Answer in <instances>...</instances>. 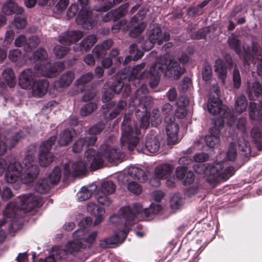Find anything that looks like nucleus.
<instances>
[{"label": "nucleus", "mask_w": 262, "mask_h": 262, "mask_svg": "<svg viewBox=\"0 0 262 262\" xmlns=\"http://www.w3.org/2000/svg\"><path fill=\"white\" fill-rule=\"evenodd\" d=\"M248 93L250 96L253 97V95L258 97L262 93V88L259 83L258 82H253L252 85L249 84Z\"/></svg>", "instance_id": "obj_40"}, {"label": "nucleus", "mask_w": 262, "mask_h": 262, "mask_svg": "<svg viewBox=\"0 0 262 262\" xmlns=\"http://www.w3.org/2000/svg\"><path fill=\"white\" fill-rule=\"evenodd\" d=\"M120 180H122L123 183H125L127 184V189L128 190L136 194H139L141 193L142 191V188L141 186L136 183L135 180H130L129 181H124V179H119Z\"/></svg>", "instance_id": "obj_39"}, {"label": "nucleus", "mask_w": 262, "mask_h": 262, "mask_svg": "<svg viewBox=\"0 0 262 262\" xmlns=\"http://www.w3.org/2000/svg\"><path fill=\"white\" fill-rule=\"evenodd\" d=\"M159 137L156 132L151 131L147 135L145 142V149L150 153L157 152L160 147Z\"/></svg>", "instance_id": "obj_18"}, {"label": "nucleus", "mask_w": 262, "mask_h": 262, "mask_svg": "<svg viewBox=\"0 0 262 262\" xmlns=\"http://www.w3.org/2000/svg\"><path fill=\"white\" fill-rule=\"evenodd\" d=\"M2 10L4 14L8 15L13 13L21 14L24 12V9L13 1H7L5 3Z\"/></svg>", "instance_id": "obj_26"}, {"label": "nucleus", "mask_w": 262, "mask_h": 262, "mask_svg": "<svg viewBox=\"0 0 262 262\" xmlns=\"http://www.w3.org/2000/svg\"><path fill=\"white\" fill-rule=\"evenodd\" d=\"M185 69L178 61L168 56H163L157 59L155 64L151 66L147 75L149 84L155 88L159 83L162 74L166 76L179 78L184 73Z\"/></svg>", "instance_id": "obj_3"}, {"label": "nucleus", "mask_w": 262, "mask_h": 262, "mask_svg": "<svg viewBox=\"0 0 262 262\" xmlns=\"http://www.w3.org/2000/svg\"><path fill=\"white\" fill-rule=\"evenodd\" d=\"M214 71L216 73L219 79L223 83H225L227 77V71L225 63L221 59H217L215 61Z\"/></svg>", "instance_id": "obj_28"}, {"label": "nucleus", "mask_w": 262, "mask_h": 262, "mask_svg": "<svg viewBox=\"0 0 262 262\" xmlns=\"http://www.w3.org/2000/svg\"><path fill=\"white\" fill-rule=\"evenodd\" d=\"M61 178V170L58 167H55L49 174V179L51 184H57Z\"/></svg>", "instance_id": "obj_46"}, {"label": "nucleus", "mask_w": 262, "mask_h": 262, "mask_svg": "<svg viewBox=\"0 0 262 262\" xmlns=\"http://www.w3.org/2000/svg\"><path fill=\"white\" fill-rule=\"evenodd\" d=\"M92 191L86 187H82L77 194L78 201H84L91 198Z\"/></svg>", "instance_id": "obj_45"}, {"label": "nucleus", "mask_w": 262, "mask_h": 262, "mask_svg": "<svg viewBox=\"0 0 262 262\" xmlns=\"http://www.w3.org/2000/svg\"><path fill=\"white\" fill-rule=\"evenodd\" d=\"M126 106L125 102L121 101H120L117 106L113 109V110L110 113L108 118L110 119H113L117 117L124 108L125 106Z\"/></svg>", "instance_id": "obj_49"}, {"label": "nucleus", "mask_w": 262, "mask_h": 262, "mask_svg": "<svg viewBox=\"0 0 262 262\" xmlns=\"http://www.w3.org/2000/svg\"><path fill=\"white\" fill-rule=\"evenodd\" d=\"M203 79L205 81H208L211 80L212 76V70L210 64L206 63L203 68L202 72Z\"/></svg>", "instance_id": "obj_50"}, {"label": "nucleus", "mask_w": 262, "mask_h": 262, "mask_svg": "<svg viewBox=\"0 0 262 262\" xmlns=\"http://www.w3.org/2000/svg\"><path fill=\"white\" fill-rule=\"evenodd\" d=\"M123 157L122 152L108 144L102 145L100 152L89 148L85 152L83 161L77 160L71 166L70 164L64 166V174L68 176L71 173L73 176H78L84 173L88 166L92 170H95L101 167L105 161L116 164Z\"/></svg>", "instance_id": "obj_2"}, {"label": "nucleus", "mask_w": 262, "mask_h": 262, "mask_svg": "<svg viewBox=\"0 0 262 262\" xmlns=\"http://www.w3.org/2000/svg\"><path fill=\"white\" fill-rule=\"evenodd\" d=\"M56 140L54 136L50 137L47 141L42 142L39 147L38 161L40 165L46 167L53 162L54 157L50 151L52 145Z\"/></svg>", "instance_id": "obj_10"}, {"label": "nucleus", "mask_w": 262, "mask_h": 262, "mask_svg": "<svg viewBox=\"0 0 262 262\" xmlns=\"http://www.w3.org/2000/svg\"><path fill=\"white\" fill-rule=\"evenodd\" d=\"M149 39L160 45L169 39L170 36L168 33L162 32L161 28L156 27L148 32Z\"/></svg>", "instance_id": "obj_17"}, {"label": "nucleus", "mask_w": 262, "mask_h": 262, "mask_svg": "<svg viewBox=\"0 0 262 262\" xmlns=\"http://www.w3.org/2000/svg\"><path fill=\"white\" fill-rule=\"evenodd\" d=\"M151 123L152 126H157L161 122L162 118L160 116L159 110L154 109L150 116Z\"/></svg>", "instance_id": "obj_55"}, {"label": "nucleus", "mask_w": 262, "mask_h": 262, "mask_svg": "<svg viewBox=\"0 0 262 262\" xmlns=\"http://www.w3.org/2000/svg\"><path fill=\"white\" fill-rule=\"evenodd\" d=\"M92 222V220L88 217L80 222V226H83V228L75 231L73 233V239L69 241L65 244V247L69 253H76L81 248L90 247L92 245L97 235L96 232L89 233L88 231L87 228Z\"/></svg>", "instance_id": "obj_6"}, {"label": "nucleus", "mask_w": 262, "mask_h": 262, "mask_svg": "<svg viewBox=\"0 0 262 262\" xmlns=\"http://www.w3.org/2000/svg\"><path fill=\"white\" fill-rule=\"evenodd\" d=\"M81 9L76 4L71 5L67 11V16L69 18L74 17L78 13L76 18V23L83 28L88 30L92 29L95 26V21L91 17V11L88 6L89 0H78Z\"/></svg>", "instance_id": "obj_9"}, {"label": "nucleus", "mask_w": 262, "mask_h": 262, "mask_svg": "<svg viewBox=\"0 0 262 262\" xmlns=\"http://www.w3.org/2000/svg\"><path fill=\"white\" fill-rule=\"evenodd\" d=\"M69 0H60L55 6L57 13L62 12L67 7Z\"/></svg>", "instance_id": "obj_64"}, {"label": "nucleus", "mask_w": 262, "mask_h": 262, "mask_svg": "<svg viewBox=\"0 0 262 262\" xmlns=\"http://www.w3.org/2000/svg\"><path fill=\"white\" fill-rule=\"evenodd\" d=\"M233 81L234 86L235 88H239L241 86V76L238 70L235 68L233 72Z\"/></svg>", "instance_id": "obj_62"}, {"label": "nucleus", "mask_w": 262, "mask_h": 262, "mask_svg": "<svg viewBox=\"0 0 262 262\" xmlns=\"http://www.w3.org/2000/svg\"><path fill=\"white\" fill-rule=\"evenodd\" d=\"M104 124L102 123H99L96 125L92 126L89 130L90 135L88 137L94 136L95 135L99 134L104 128Z\"/></svg>", "instance_id": "obj_59"}, {"label": "nucleus", "mask_w": 262, "mask_h": 262, "mask_svg": "<svg viewBox=\"0 0 262 262\" xmlns=\"http://www.w3.org/2000/svg\"><path fill=\"white\" fill-rule=\"evenodd\" d=\"M87 210L89 212L96 217L94 223V225H97L102 222L105 213L103 209L97 207L94 203H89L87 205Z\"/></svg>", "instance_id": "obj_22"}, {"label": "nucleus", "mask_w": 262, "mask_h": 262, "mask_svg": "<svg viewBox=\"0 0 262 262\" xmlns=\"http://www.w3.org/2000/svg\"><path fill=\"white\" fill-rule=\"evenodd\" d=\"M75 133V131L73 129H65L63 130L59 134L58 140V144L61 146L68 145L72 141Z\"/></svg>", "instance_id": "obj_29"}, {"label": "nucleus", "mask_w": 262, "mask_h": 262, "mask_svg": "<svg viewBox=\"0 0 262 262\" xmlns=\"http://www.w3.org/2000/svg\"><path fill=\"white\" fill-rule=\"evenodd\" d=\"M8 57L12 61L17 62V64L21 66L26 62V56H23L18 49H14L10 51Z\"/></svg>", "instance_id": "obj_30"}, {"label": "nucleus", "mask_w": 262, "mask_h": 262, "mask_svg": "<svg viewBox=\"0 0 262 262\" xmlns=\"http://www.w3.org/2000/svg\"><path fill=\"white\" fill-rule=\"evenodd\" d=\"M11 25L16 29H21L24 28L26 26L27 21L26 19L23 17L17 16L14 18Z\"/></svg>", "instance_id": "obj_58"}, {"label": "nucleus", "mask_w": 262, "mask_h": 262, "mask_svg": "<svg viewBox=\"0 0 262 262\" xmlns=\"http://www.w3.org/2000/svg\"><path fill=\"white\" fill-rule=\"evenodd\" d=\"M63 44L58 45L55 46L53 53L58 58L63 57L68 52L69 48L66 46H63ZM64 45L67 46L66 44Z\"/></svg>", "instance_id": "obj_47"}, {"label": "nucleus", "mask_w": 262, "mask_h": 262, "mask_svg": "<svg viewBox=\"0 0 262 262\" xmlns=\"http://www.w3.org/2000/svg\"><path fill=\"white\" fill-rule=\"evenodd\" d=\"M166 130L167 135V141L169 144H174L178 141V132L179 126L177 122L171 119H169L168 122H166Z\"/></svg>", "instance_id": "obj_16"}, {"label": "nucleus", "mask_w": 262, "mask_h": 262, "mask_svg": "<svg viewBox=\"0 0 262 262\" xmlns=\"http://www.w3.org/2000/svg\"><path fill=\"white\" fill-rule=\"evenodd\" d=\"M129 51L130 53V57L133 58L134 60H138L142 57L143 55V52L138 49L135 44H133L130 46Z\"/></svg>", "instance_id": "obj_57"}, {"label": "nucleus", "mask_w": 262, "mask_h": 262, "mask_svg": "<svg viewBox=\"0 0 262 262\" xmlns=\"http://www.w3.org/2000/svg\"><path fill=\"white\" fill-rule=\"evenodd\" d=\"M82 33L79 31H70L59 37V41L67 46L79 40L82 37Z\"/></svg>", "instance_id": "obj_19"}, {"label": "nucleus", "mask_w": 262, "mask_h": 262, "mask_svg": "<svg viewBox=\"0 0 262 262\" xmlns=\"http://www.w3.org/2000/svg\"><path fill=\"white\" fill-rule=\"evenodd\" d=\"M237 156L236 146L232 143L230 145L228 152H227V157L229 160L233 161L235 159Z\"/></svg>", "instance_id": "obj_60"}, {"label": "nucleus", "mask_w": 262, "mask_h": 262, "mask_svg": "<svg viewBox=\"0 0 262 262\" xmlns=\"http://www.w3.org/2000/svg\"><path fill=\"white\" fill-rule=\"evenodd\" d=\"M261 129L254 127L251 130V136L256 143L262 144Z\"/></svg>", "instance_id": "obj_56"}, {"label": "nucleus", "mask_w": 262, "mask_h": 262, "mask_svg": "<svg viewBox=\"0 0 262 262\" xmlns=\"http://www.w3.org/2000/svg\"><path fill=\"white\" fill-rule=\"evenodd\" d=\"M249 115L252 120L262 123V105H257L255 103L251 102L249 107Z\"/></svg>", "instance_id": "obj_23"}, {"label": "nucleus", "mask_w": 262, "mask_h": 262, "mask_svg": "<svg viewBox=\"0 0 262 262\" xmlns=\"http://www.w3.org/2000/svg\"><path fill=\"white\" fill-rule=\"evenodd\" d=\"M228 42L229 46L231 49H233L238 54H241V49L240 43L236 35L232 34L228 38Z\"/></svg>", "instance_id": "obj_35"}, {"label": "nucleus", "mask_w": 262, "mask_h": 262, "mask_svg": "<svg viewBox=\"0 0 262 262\" xmlns=\"http://www.w3.org/2000/svg\"><path fill=\"white\" fill-rule=\"evenodd\" d=\"M144 67V64L138 65L133 68L132 74L136 79H139L140 77L143 76L141 74L142 73V69Z\"/></svg>", "instance_id": "obj_63"}, {"label": "nucleus", "mask_w": 262, "mask_h": 262, "mask_svg": "<svg viewBox=\"0 0 262 262\" xmlns=\"http://www.w3.org/2000/svg\"><path fill=\"white\" fill-rule=\"evenodd\" d=\"M97 107L95 103L90 102L83 106L80 111L82 116H86L91 114Z\"/></svg>", "instance_id": "obj_53"}, {"label": "nucleus", "mask_w": 262, "mask_h": 262, "mask_svg": "<svg viewBox=\"0 0 262 262\" xmlns=\"http://www.w3.org/2000/svg\"><path fill=\"white\" fill-rule=\"evenodd\" d=\"M136 214L133 206L121 208L117 214L112 215L110 220L113 224H124V229L117 232L112 237L105 238L100 242V246L103 248L110 245L122 243L126 238L127 232L133 224H135Z\"/></svg>", "instance_id": "obj_4"}, {"label": "nucleus", "mask_w": 262, "mask_h": 262, "mask_svg": "<svg viewBox=\"0 0 262 262\" xmlns=\"http://www.w3.org/2000/svg\"><path fill=\"white\" fill-rule=\"evenodd\" d=\"M97 41L95 36L91 35L85 37L81 42V50H87L91 48Z\"/></svg>", "instance_id": "obj_41"}, {"label": "nucleus", "mask_w": 262, "mask_h": 262, "mask_svg": "<svg viewBox=\"0 0 262 262\" xmlns=\"http://www.w3.org/2000/svg\"><path fill=\"white\" fill-rule=\"evenodd\" d=\"M193 169L196 172L207 177V180L210 183L219 180H226L234 173L232 167L225 168L222 162L212 164H196L193 165Z\"/></svg>", "instance_id": "obj_7"}, {"label": "nucleus", "mask_w": 262, "mask_h": 262, "mask_svg": "<svg viewBox=\"0 0 262 262\" xmlns=\"http://www.w3.org/2000/svg\"><path fill=\"white\" fill-rule=\"evenodd\" d=\"M174 166L167 163L158 166L155 169L154 177L150 180V183L155 187L160 185V180L169 178L172 173Z\"/></svg>", "instance_id": "obj_12"}, {"label": "nucleus", "mask_w": 262, "mask_h": 262, "mask_svg": "<svg viewBox=\"0 0 262 262\" xmlns=\"http://www.w3.org/2000/svg\"><path fill=\"white\" fill-rule=\"evenodd\" d=\"M74 78V74L73 72H69L63 74L59 80V84L62 87H66L69 85Z\"/></svg>", "instance_id": "obj_43"}, {"label": "nucleus", "mask_w": 262, "mask_h": 262, "mask_svg": "<svg viewBox=\"0 0 262 262\" xmlns=\"http://www.w3.org/2000/svg\"><path fill=\"white\" fill-rule=\"evenodd\" d=\"M128 7V4H125L120 6L119 8L112 11L113 20L115 21L124 16L127 13Z\"/></svg>", "instance_id": "obj_44"}, {"label": "nucleus", "mask_w": 262, "mask_h": 262, "mask_svg": "<svg viewBox=\"0 0 262 262\" xmlns=\"http://www.w3.org/2000/svg\"><path fill=\"white\" fill-rule=\"evenodd\" d=\"M69 252L64 246H55L52 248L50 255L45 259V262H56L58 260L65 259Z\"/></svg>", "instance_id": "obj_15"}, {"label": "nucleus", "mask_w": 262, "mask_h": 262, "mask_svg": "<svg viewBox=\"0 0 262 262\" xmlns=\"http://www.w3.org/2000/svg\"><path fill=\"white\" fill-rule=\"evenodd\" d=\"M247 105L248 102L246 97L244 95H240L237 97L235 102V111L237 113L241 114L246 110Z\"/></svg>", "instance_id": "obj_31"}, {"label": "nucleus", "mask_w": 262, "mask_h": 262, "mask_svg": "<svg viewBox=\"0 0 262 262\" xmlns=\"http://www.w3.org/2000/svg\"><path fill=\"white\" fill-rule=\"evenodd\" d=\"M48 82L47 80H38L34 82L32 86V94L37 98L43 96L47 92Z\"/></svg>", "instance_id": "obj_21"}, {"label": "nucleus", "mask_w": 262, "mask_h": 262, "mask_svg": "<svg viewBox=\"0 0 262 262\" xmlns=\"http://www.w3.org/2000/svg\"><path fill=\"white\" fill-rule=\"evenodd\" d=\"M182 205L181 196L179 194H173L170 200V206L172 211L174 212L179 209Z\"/></svg>", "instance_id": "obj_36"}, {"label": "nucleus", "mask_w": 262, "mask_h": 262, "mask_svg": "<svg viewBox=\"0 0 262 262\" xmlns=\"http://www.w3.org/2000/svg\"><path fill=\"white\" fill-rule=\"evenodd\" d=\"M34 158L31 155L27 156L23 161L25 173L23 177L20 178V173L23 170L21 165L18 162L10 164L7 167L5 176V180L9 183L20 182L29 184L32 182L38 174V168L34 164Z\"/></svg>", "instance_id": "obj_5"}, {"label": "nucleus", "mask_w": 262, "mask_h": 262, "mask_svg": "<svg viewBox=\"0 0 262 262\" xmlns=\"http://www.w3.org/2000/svg\"><path fill=\"white\" fill-rule=\"evenodd\" d=\"M96 138L94 136L80 138L73 144V151L74 152H81L84 147L93 145L96 142Z\"/></svg>", "instance_id": "obj_20"}, {"label": "nucleus", "mask_w": 262, "mask_h": 262, "mask_svg": "<svg viewBox=\"0 0 262 262\" xmlns=\"http://www.w3.org/2000/svg\"><path fill=\"white\" fill-rule=\"evenodd\" d=\"M39 42V39L37 36H32L27 39V46H25V50L26 52L30 51L33 48H35Z\"/></svg>", "instance_id": "obj_54"}, {"label": "nucleus", "mask_w": 262, "mask_h": 262, "mask_svg": "<svg viewBox=\"0 0 262 262\" xmlns=\"http://www.w3.org/2000/svg\"><path fill=\"white\" fill-rule=\"evenodd\" d=\"M50 183L46 179H40L35 186V190L40 193H45L50 188Z\"/></svg>", "instance_id": "obj_38"}, {"label": "nucleus", "mask_w": 262, "mask_h": 262, "mask_svg": "<svg viewBox=\"0 0 262 262\" xmlns=\"http://www.w3.org/2000/svg\"><path fill=\"white\" fill-rule=\"evenodd\" d=\"M100 4V7H95V10L97 11H106L111 9L114 5L119 4L123 1V0H113V5L111 0H98Z\"/></svg>", "instance_id": "obj_33"}, {"label": "nucleus", "mask_w": 262, "mask_h": 262, "mask_svg": "<svg viewBox=\"0 0 262 262\" xmlns=\"http://www.w3.org/2000/svg\"><path fill=\"white\" fill-rule=\"evenodd\" d=\"M119 179H124V181H129L131 180L143 182L146 179V176L140 168L131 166L128 168L127 174L119 175Z\"/></svg>", "instance_id": "obj_13"}, {"label": "nucleus", "mask_w": 262, "mask_h": 262, "mask_svg": "<svg viewBox=\"0 0 262 262\" xmlns=\"http://www.w3.org/2000/svg\"><path fill=\"white\" fill-rule=\"evenodd\" d=\"M108 195L97 191L96 198L98 202L103 206L109 207L112 203V200Z\"/></svg>", "instance_id": "obj_48"}, {"label": "nucleus", "mask_w": 262, "mask_h": 262, "mask_svg": "<svg viewBox=\"0 0 262 262\" xmlns=\"http://www.w3.org/2000/svg\"><path fill=\"white\" fill-rule=\"evenodd\" d=\"M47 56L46 51L39 49L33 53L30 58V60L32 62L36 63L34 69L38 75L52 77L62 69L63 64L61 62H56L51 66L46 60Z\"/></svg>", "instance_id": "obj_8"}, {"label": "nucleus", "mask_w": 262, "mask_h": 262, "mask_svg": "<svg viewBox=\"0 0 262 262\" xmlns=\"http://www.w3.org/2000/svg\"><path fill=\"white\" fill-rule=\"evenodd\" d=\"M33 81V73L30 69L22 72L19 76L18 84L24 89H28Z\"/></svg>", "instance_id": "obj_24"}, {"label": "nucleus", "mask_w": 262, "mask_h": 262, "mask_svg": "<svg viewBox=\"0 0 262 262\" xmlns=\"http://www.w3.org/2000/svg\"><path fill=\"white\" fill-rule=\"evenodd\" d=\"M18 139L17 138L13 142L11 140L6 139L5 137L0 136V156L4 155L7 149V147H12L18 141Z\"/></svg>", "instance_id": "obj_37"}, {"label": "nucleus", "mask_w": 262, "mask_h": 262, "mask_svg": "<svg viewBox=\"0 0 262 262\" xmlns=\"http://www.w3.org/2000/svg\"><path fill=\"white\" fill-rule=\"evenodd\" d=\"M136 216L140 214H143L148 217L147 213H151L156 214L159 212L162 209V206L159 204H152L148 209L145 208L143 209L141 206L139 204H135L134 205Z\"/></svg>", "instance_id": "obj_25"}, {"label": "nucleus", "mask_w": 262, "mask_h": 262, "mask_svg": "<svg viewBox=\"0 0 262 262\" xmlns=\"http://www.w3.org/2000/svg\"><path fill=\"white\" fill-rule=\"evenodd\" d=\"M148 89L145 85H142L136 93V98L129 102V107L135 109L136 116L140 117L139 127L135 126V130L125 120L122 123L121 143L123 146L127 145L129 150H132L138 142V136L140 134V129L145 130L149 124V119L147 114V107L151 103V98L147 95Z\"/></svg>", "instance_id": "obj_1"}, {"label": "nucleus", "mask_w": 262, "mask_h": 262, "mask_svg": "<svg viewBox=\"0 0 262 262\" xmlns=\"http://www.w3.org/2000/svg\"><path fill=\"white\" fill-rule=\"evenodd\" d=\"M162 113L165 117V121L166 122H168L170 119L174 120L173 117H171L170 116L173 114L172 107L168 103L164 104L162 108Z\"/></svg>", "instance_id": "obj_51"}, {"label": "nucleus", "mask_w": 262, "mask_h": 262, "mask_svg": "<svg viewBox=\"0 0 262 262\" xmlns=\"http://www.w3.org/2000/svg\"><path fill=\"white\" fill-rule=\"evenodd\" d=\"M146 25L145 23H141L133 27L130 31L129 35L132 37H136L139 35L145 29Z\"/></svg>", "instance_id": "obj_52"}, {"label": "nucleus", "mask_w": 262, "mask_h": 262, "mask_svg": "<svg viewBox=\"0 0 262 262\" xmlns=\"http://www.w3.org/2000/svg\"><path fill=\"white\" fill-rule=\"evenodd\" d=\"M210 135H207L205 138L206 145L212 148L217 147L220 139L219 136V132L215 127L210 129Z\"/></svg>", "instance_id": "obj_27"}, {"label": "nucleus", "mask_w": 262, "mask_h": 262, "mask_svg": "<svg viewBox=\"0 0 262 262\" xmlns=\"http://www.w3.org/2000/svg\"><path fill=\"white\" fill-rule=\"evenodd\" d=\"M177 105L180 107L179 111L178 110L175 115L177 117L182 118L186 115V112L183 107H185L188 104V100L185 97H180L177 102Z\"/></svg>", "instance_id": "obj_42"}, {"label": "nucleus", "mask_w": 262, "mask_h": 262, "mask_svg": "<svg viewBox=\"0 0 262 262\" xmlns=\"http://www.w3.org/2000/svg\"><path fill=\"white\" fill-rule=\"evenodd\" d=\"M214 93L215 96L212 97L211 95L209 99L207 104L208 111L213 115L221 114L224 118H225L227 117L226 112L228 108L225 106H223L222 104L220 99V91L217 86L214 88Z\"/></svg>", "instance_id": "obj_11"}, {"label": "nucleus", "mask_w": 262, "mask_h": 262, "mask_svg": "<svg viewBox=\"0 0 262 262\" xmlns=\"http://www.w3.org/2000/svg\"><path fill=\"white\" fill-rule=\"evenodd\" d=\"M183 179H184L183 181V184L185 186H189L194 182V174L191 171L189 170L185 173V176Z\"/></svg>", "instance_id": "obj_61"}, {"label": "nucleus", "mask_w": 262, "mask_h": 262, "mask_svg": "<svg viewBox=\"0 0 262 262\" xmlns=\"http://www.w3.org/2000/svg\"><path fill=\"white\" fill-rule=\"evenodd\" d=\"M116 189V186L112 181L103 182L100 187L98 190V192H100L106 194H111L113 193Z\"/></svg>", "instance_id": "obj_34"}, {"label": "nucleus", "mask_w": 262, "mask_h": 262, "mask_svg": "<svg viewBox=\"0 0 262 262\" xmlns=\"http://www.w3.org/2000/svg\"><path fill=\"white\" fill-rule=\"evenodd\" d=\"M124 83L121 80L117 81L115 83L110 85L107 83L104 85V92L102 99L104 102H107L112 99L115 94H118L121 91Z\"/></svg>", "instance_id": "obj_14"}, {"label": "nucleus", "mask_w": 262, "mask_h": 262, "mask_svg": "<svg viewBox=\"0 0 262 262\" xmlns=\"http://www.w3.org/2000/svg\"><path fill=\"white\" fill-rule=\"evenodd\" d=\"M113 42L111 40H106L103 41L100 46H96L93 50V52L95 53L97 57H101L105 54V52L112 46Z\"/></svg>", "instance_id": "obj_32"}]
</instances>
